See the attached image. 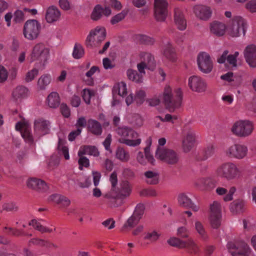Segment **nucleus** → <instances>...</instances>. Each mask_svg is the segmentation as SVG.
I'll return each instance as SVG.
<instances>
[{
    "instance_id": "1",
    "label": "nucleus",
    "mask_w": 256,
    "mask_h": 256,
    "mask_svg": "<svg viewBox=\"0 0 256 256\" xmlns=\"http://www.w3.org/2000/svg\"><path fill=\"white\" fill-rule=\"evenodd\" d=\"M116 132L120 136L118 142L128 146L136 147L139 146L142 142L139 134L130 128H118L116 130Z\"/></svg>"
},
{
    "instance_id": "2",
    "label": "nucleus",
    "mask_w": 256,
    "mask_h": 256,
    "mask_svg": "<svg viewBox=\"0 0 256 256\" xmlns=\"http://www.w3.org/2000/svg\"><path fill=\"white\" fill-rule=\"evenodd\" d=\"M50 56V48L44 43L36 44L29 56L30 61H36L40 67L44 68L48 63Z\"/></svg>"
},
{
    "instance_id": "3",
    "label": "nucleus",
    "mask_w": 256,
    "mask_h": 256,
    "mask_svg": "<svg viewBox=\"0 0 256 256\" xmlns=\"http://www.w3.org/2000/svg\"><path fill=\"white\" fill-rule=\"evenodd\" d=\"M216 172L218 176L228 181L238 179L241 175L238 166L230 162L222 163L217 168Z\"/></svg>"
},
{
    "instance_id": "4",
    "label": "nucleus",
    "mask_w": 256,
    "mask_h": 256,
    "mask_svg": "<svg viewBox=\"0 0 256 256\" xmlns=\"http://www.w3.org/2000/svg\"><path fill=\"white\" fill-rule=\"evenodd\" d=\"M247 28V22L242 16H236L233 17L228 26H227L226 32L231 38H238L244 36Z\"/></svg>"
},
{
    "instance_id": "5",
    "label": "nucleus",
    "mask_w": 256,
    "mask_h": 256,
    "mask_svg": "<svg viewBox=\"0 0 256 256\" xmlns=\"http://www.w3.org/2000/svg\"><path fill=\"white\" fill-rule=\"evenodd\" d=\"M175 93L176 98L172 97L171 88L169 86L165 87L164 92V100L167 108L171 112H174L176 108H178L182 103V92L181 89L177 88Z\"/></svg>"
},
{
    "instance_id": "6",
    "label": "nucleus",
    "mask_w": 256,
    "mask_h": 256,
    "mask_svg": "<svg viewBox=\"0 0 256 256\" xmlns=\"http://www.w3.org/2000/svg\"><path fill=\"white\" fill-rule=\"evenodd\" d=\"M254 129L252 122L247 120H239L236 122L231 128L232 133L240 138H246L252 134Z\"/></svg>"
},
{
    "instance_id": "7",
    "label": "nucleus",
    "mask_w": 256,
    "mask_h": 256,
    "mask_svg": "<svg viewBox=\"0 0 256 256\" xmlns=\"http://www.w3.org/2000/svg\"><path fill=\"white\" fill-rule=\"evenodd\" d=\"M40 30V24L37 20H29L24 24L23 34L28 40H34L38 37Z\"/></svg>"
},
{
    "instance_id": "8",
    "label": "nucleus",
    "mask_w": 256,
    "mask_h": 256,
    "mask_svg": "<svg viewBox=\"0 0 256 256\" xmlns=\"http://www.w3.org/2000/svg\"><path fill=\"white\" fill-rule=\"evenodd\" d=\"M182 146L185 152H190L194 146L198 136L195 131L188 126H185L182 130Z\"/></svg>"
},
{
    "instance_id": "9",
    "label": "nucleus",
    "mask_w": 256,
    "mask_h": 256,
    "mask_svg": "<svg viewBox=\"0 0 256 256\" xmlns=\"http://www.w3.org/2000/svg\"><path fill=\"white\" fill-rule=\"evenodd\" d=\"M106 36V30L104 28L96 26L92 30L87 36L86 44L88 46H92L100 44Z\"/></svg>"
},
{
    "instance_id": "10",
    "label": "nucleus",
    "mask_w": 256,
    "mask_h": 256,
    "mask_svg": "<svg viewBox=\"0 0 256 256\" xmlns=\"http://www.w3.org/2000/svg\"><path fill=\"white\" fill-rule=\"evenodd\" d=\"M248 152L247 146L242 144H233L225 150L226 156L230 158L242 160L246 156Z\"/></svg>"
},
{
    "instance_id": "11",
    "label": "nucleus",
    "mask_w": 256,
    "mask_h": 256,
    "mask_svg": "<svg viewBox=\"0 0 256 256\" xmlns=\"http://www.w3.org/2000/svg\"><path fill=\"white\" fill-rule=\"evenodd\" d=\"M197 64L199 70L204 74H209L214 68V63L210 56L207 52H200L197 56Z\"/></svg>"
},
{
    "instance_id": "12",
    "label": "nucleus",
    "mask_w": 256,
    "mask_h": 256,
    "mask_svg": "<svg viewBox=\"0 0 256 256\" xmlns=\"http://www.w3.org/2000/svg\"><path fill=\"white\" fill-rule=\"evenodd\" d=\"M227 246L232 256H246L250 253V248L244 242L237 243L230 242L228 244Z\"/></svg>"
},
{
    "instance_id": "13",
    "label": "nucleus",
    "mask_w": 256,
    "mask_h": 256,
    "mask_svg": "<svg viewBox=\"0 0 256 256\" xmlns=\"http://www.w3.org/2000/svg\"><path fill=\"white\" fill-rule=\"evenodd\" d=\"M156 156L157 158L172 164H176L179 160L178 155L173 150L164 149L162 148H158L156 152Z\"/></svg>"
},
{
    "instance_id": "14",
    "label": "nucleus",
    "mask_w": 256,
    "mask_h": 256,
    "mask_svg": "<svg viewBox=\"0 0 256 256\" xmlns=\"http://www.w3.org/2000/svg\"><path fill=\"white\" fill-rule=\"evenodd\" d=\"M193 12L196 16L200 20H208L212 16V8L206 4H198L193 7Z\"/></svg>"
},
{
    "instance_id": "15",
    "label": "nucleus",
    "mask_w": 256,
    "mask_h": 256,
    "mask_svg": "<svg viewBox=\"0 0 256 256\" xmlns=\"http://www.w3.org/2000/svg\"><path fill=\"white\" fill-rule=\"evenodd\" d=\"M50 123L42 118H38L34 120V130L36 136H41L50 132Z\"/></svg>"
},
{
    "instance_id": "16",
    "label": "nucleus",
    "mask_w": 256,
    "mask_h": 256,
    "mask_svg": "<svg viewBox=\"0 0 256 256\" xmlns=\"http://www.w3.org/2000/svg\"><path fill=\"white\" fill-rule=\"evenodd\" d=\"M144 209L142 205H138L133 214L128 219L122 228L121 230L124 232L128 228H132L136 226L141 218V216L144 213Z\"/></svg>"
},
{
    "instance_id": "17",
    "label": "nucleus",
    "mask_w": 256,
    "mask_h": 256,
    "mask_svg": "<svg viewBox=\"0 0 256 256\" xmlns=\"http://www.w3.org/2000/svg\"><path fill=\"white\" fill-rule=\"evenodd\" d=\"M168 2L166 0H154V17L156 20L164 21L167 16Z\"/></svg>"
},
{
    "instance_id": "18",
    "label": "nucleus",
    "mask_w": 256,
    "mask_h": 256,
    "mask_svg": "<svg viewBox=\"0 0 256 256\" xmlns=\"http://www.w3.org/2000/svg\"><path fill=\"white\" fill-rule=\"evenodd\" d=\"M140 56L143 61L138 64L137 68L142 80V76L145 74L144 69L150 68V66L154 65V58L150 54L144 52H141Z\"/></svg>"
},
{
    "instance_id": "19",
    "label": "nucleus",
    "mask_w": 256,
    "mask_h": 256,
    "mask_svg": "<svg viewBox=\"0 0 256 256\" xmlns=\"http://www.w3.org/2000/svg\"><path fill=\"white\" fill-rule=\"evenodd\" d=\"M227 25L223 22L214 20L209 24L210 33L217 37L224 36L226 33Z\"/></svg>"
},
{
    "instance_id": "20",
    "label": "nucleus",
    "mask_w": 256,
    "mask_h": 256,
    "mask_svg": "<svg viewBox=\"0 0 256 256\" xmlns=\"http://www.w3.org/2000/svg\"><path fill=\"white\" fill-rule=\"evenodd\" d=\"M188 85L192 90L198 92L205 91L206 88V82L197 76H192L188 78Z\"/></svg>"
},
{
    "instance_id": "21",
    "label": "nucleus",
    "mask_w": 256,
    "mask_h": 256,
    "mask_svg": "<svg viewBox=\"0 0 256 256\" xmlns=\"http://www.w3.org/2000/svg\"><path fill=\"white\" fill-rule=\"evenodd\" d=\"M16 128L20 131L22 137L26 142L32 143L33 142L30 125L28 122H18L16 125Z\"/></svg>"
},
{
    "instance_id": "22",
    "label": "nucleus",
    "mask_w": 256,
    "mask_h": 256,
    "mask_svg": "<svg viewBox=\"0 0 256 256\" xmlns=\"http://www.w3.org/2000/svg\"><path fill=\"white\" fill-rule=\"evenodd\" d=\"M178 204L186 208H191L194 212H198L200 208L196 205L192 200L188 194L182 193L180 194L178 197Z\"/></svg>"
},
{
    "instance_id": "23",
    "label": "nucleus",
    "mask_w": 256,
    "mask_h": 256,
    "mask_svg": "<svg viewBox=\"0 0 256 256\" xmlns=\"http://www.w3.org/2000/svg\"><path fill=\"white\" fill-rule=\"evenodd\" d=\"M147 146L144 148L145 158L142 152H139L136 156L137 161L141 164L145 165L146 164V159L150 164H154V159L150 153V146L152 144V140L149 138L146 140Z\"/></svg>"
},
{
    "instance_id": "24",
    "label": "nucleus",
    "mask_w": 256,
    "mask_h": 256,
    "mask_svg": "<svg viewBox=\"0 0 256 256\" xmlns=\"http://www.w3.org/2000/svg\"><path fill=\"white\" fill-rule=\"evenodd\" d=\"M244 56L250 67H256V46L251 44L248 45L244 50Z\"/></svg>"
},
{
    "instance_id": "25",
    "label": "nucleus",
    "mask_w": 256,
    "mask_h": 256,
    "mask_svg": "<svg viewBox=\"0 0 256 256\" xmlns=\"http://www.w3.org/2000/svg\"><path fill=\"white\" fill-rule=\"evenodd\" d=\"M27 186L39 192H44L48 190L46 184L42 180L36 178H30L26 182Z\"/></svg>"
},
{
    "instance_id": "26",
    "label": "nucleus",
    "mask_w": 256,
    "mask_h": 256,
    "mask_svg": "<svg viewBox=\"0 0 256 256\" xmlns=\"http://www.w3.org/2000/svg\"><path fill=\"white\" fill-rule=\"evenodd\" d=\"M61 16L60 10L54 6L47 8L45 14V19L48 23H53L59 20Z\"/></svg>"
},
{
    "instance_id": "27",
    "label": "nucleus",
    "mask_w": 256,
    "mask_h": 256,
    "mask_svg": "<svg viewBox=\"0 0 256 256\" xmlns=\"http://www.w3.org/2000/svg\"><path fill=\"white\" fill-rule=\"evenodd\" d=\"M111 14V10L108 7L103 8L98 4L94 8L91 14V18L94 20H98L102 18V14L106 16H108Z\"/></svg>"
},
{
    "instance_id": "28",
    "label": "nucleus",
    "mask_w": 256,
    "mask_h": 256,
    "mask_svg": "<svg viewBox=\"0 0 256 256\" xmlns=\"http://www.w3.org/2000/svg\"><path fill=\"white\" fill-rule=\"evenodd\" d=\"M174 20L178 30H183L186 28V20L182 10L179 8H176L174 10Z\"/></svg>"
},
{
    "instance_id": "29",
    "label": "nucleus",
    "mask_w": 256,
    "mask_h": 256,
    "mask_svg": "<svg viewBox=\"0 0 256 256\" xmlns=\"http://www.w3.org/2000/svg\"><path fill=\"white\" fill-rule=\"evenodd\" d=\"M143 180L150 185L157 184L159 182L160 176L156 170H147L144 173Z\"/></svg>"
},
{
    "instance_id": "30",
    "label": "nucleus",
    "mask_w": 256,
    "mask_h": 256,
    "mask_svg": "<svg viewBox=\"0 0 256 256\" xmlns=\"http://www.w3.org/2000/svg\"><path fill=\"white\" fill-rule=\"evenodd\" d=\"M132 186L130 183L126 180L122 181L118 188L120 199H124L129 196L132 192Z\"/></svg>"
},
{
    "instance_id": "31",
    "label": "nucleus",
    "mask_w": 256,
    "mask_h": 256,
    "mask_svg": "<svg viewBox=\"0 0 256 256\" xmlns=\"http://www.w3.org/2000/svg\"><path fill=\"white\" fill-rule=\"evenodd\" d=\"M50 200L62 208L68 207L70 204V200L68 198L60 194H54L50 196Z\"/></svg>"
},
{
    "instance_id": "32",
    "label": "nucleus",
    "mask_w": 256,
    "mask_h": 256,
    "mask_svg": "<svg viewBox=\"0 0 256 256\" xmlns=\"http://www.w3.org/2000/svg\"><path fill=\"white\" fill-rule=\"evenodd\" d=\"M194 228L202 240L206 242L208 240V236L204 225L201 222L198 220H195L194 222Z\"/></svg>"
},
{
    "instance_id": "33",
    "label": "nucleus",
    "mask_w": 256,
    "mask_h": 256,
    "mask_svg": "<svg viewBox=\"0 0 256 256\" xmlns=\"http://www.w3.org/2000/svg\"><path fill=\"white\" fill-rule=\"evenodd\" d=\"M28 94V89L22 86L16 87L12 93V97L14 100H20L26 97Z\"/></svg>"
},
{
    "instance_id": "34",
    "label": "nucleus",
    "mask_w": 256,
    "mask_h": 256,
    "mask_svg": "<svg viewBox=\"0 0 256 256\" xmlns=\"http://www.w3.org/2000/svg\"><path fill=\"white\" fill-rule=\"evenodd\" d=\"M84 154L93 156H98L100 154L97 148L94 146H81L78 152V156H80Z\"/></svg>"
},
{
    "instance_id": "35",
    "label": "nucleus",
    "mask_w": 256,
    "mask_h": 256,
    "mask_svg": "<svg viewBox=\"0 0 256 256\" xmlns=\"http://www.w3.org/2000/svg\"><path fill=\"white\" fill-rule=\"evenodd\" d=\"M88 128L90 132L94 135H100L102 132V127L98 121L90 119L88 122Z\"/></svg>"
},
{
    "instance_id": "36",
    "label": "nucleus",
    "mask_w": 256,
    "mask_h": 256,
    "mask_svg": "<svg viewBox=\"0 0 256 256\" xmlns=\"http://www.w3.org/2000/svg\"><path fill=\"white\" fill-rule=\"evenodd\" d=\"M52 80L51 76L48 74L42 75L37 82V88L38 90H45L47 86L50 83Z\"/></svg>"
},
{
    "instance_id": "37",
    "label": "nucleus",
    "mask_w": 256,
    "mask_h": 256,
    "mask_svg": "<svg viewBox=\"0 0 256 256\" xmlns=\"http://www.w3.org/2000/svg\"><path fill=\"white\" fill-rule=\"evenodd\" d=\"M46 104L51 108H57L60 104L58 94L56 92H52L47 97Z\"/></svg>"
},
{
    "instance_id": "38",
    "label": "nucleus",
    "mask_w": 256,
    "mask_h": 256,
    "mask_svg": "<svg viewBox=\"0 0 256 256\" xmlns=\"http://www.w3.org/2000/svg\"><path fill=\"white\" fill-rule=\"evenodd\" d=\"M115 153L116 158L121 162H126L130 160V156L128 152L121 146L116 148Z\"/></svg>"
},
{
    "instance_id": "39",
    "label": "nucleus",
    "mask_w": 256,
    "mask_h": 256,
    "mask_svg": "<svg viewBox=\"0 0 256 256\" xmlns=\"http://www.w3.org/2000/svg\"><path fill=\"white\" fill-rule=\"evenodd\" d=\"M186 248H187L192 254H197L200 252V248L196 242L192 238H189L185 241Z\"/></svg>"
},
{
    "instance_id": "40",
    "label": "nucleus",
    "mask_w": 256,
    "mask_h": 256,
    "mask_svg": "<svg viewBox=\"0 0 256 256\" xmlns=\"http://www.w3.org/2000/svg\"><path fill=\"white\" fill-rule=\"evenodd\" d=\"M113 92L117 93L119 96L124 97L127 94L126 84L124 82H120L114 85Z\"/></svg>"
},
{
    "instance_id": "41",
    "label": "nucleus",
    "mask_w": 256,
    "mask_h": 256,
    "mask_svg": "<svg viewBox=\"0 0 256 256\" xmlns=\"http://www.w3.org/2000/svg\"><path fill=\"white\" fill-rule=\"evenodd\" d=\"M135 40L137 42L144 44H152L154 40L145 34H138L135 36Z\"/></svg>"
},
{
    "instance_id": "42",
    "label": "nucleus",
    "mask_w": 256,
    "mask_h": 256,
    "mask_svg": "<svg viewBox=\"0 0 256 256\" xmlns=\"http://www.w3.org/2000/svg\"><path fill=\"white\" fill-rule=\"evenodd\" d=\"M167 242L169 245L174 247H176L179 248H186L185 241L178 238H170L168 240Z\"/></svg>"
},
{
    "instance_id": "43",
    "label": "nucleus",
    "mask_w": 256,
    "mask_h": 256,
    "mask_svg": "<svg viewBox=\"0 0 256 256\" xmlns=\"http://www.w3.org/2000/svg\"><path fill=\"white\" fill-rule=\"evenodd\" d=\"M244 208V202L239 200L234 201L230 206V211L236 214L242 212Z\"/></svg>"
},
{
    "instance_id": "44",
    "label": "nucleus",
    "mask_w": 256,
    "mask_h": 256,
    "mask_svg": "<svg viewBox=\"0 0 256 256\" xmlns=\"http://www.w3.org/2000/svg\"><path fill=\"white\" fill-rule=\"evenodd\" d=\"M160 236V233L155 230H150L145 234L144 239L150 242H156Z\"/></svg>"
},
{
    "instance_id": "45",
    "label": "nucleus",
    "mask_w": 256,
    "mask_h": 256,
    "mask_svg": "<svg viewBox=\"0 0 256 256\" xmlns=\"http://www.w3.org/2000/svg\"><path fill=\"white\" fill-rule=\"evenodd\" d=\"M29 224L30 226H32L34 227V228L36 230L40 231V232L44 233V232H52L53 230L51 228H46L44 226H43L42 224H40V223L38 222L36 220H32L30 223Z\"/></svg>"
},
{
    "instance_id": "46",
    "label": "nucleus",
    "mask_w": 256,
    "mask_h": 256,
    "mask_svg": "<svg viewBox=\"0 0 256 256\" xmlns=\"http://www.w3.org/2000/svg\"><path fill=\"white\" fill-rule=\"evenodd\" d=\"M164 55L168 60L171 61H174L176 59V54L174 48L169 44L164 48Z\"/></svg>"
},
{
    "instance_id": "47",
    "label": "nucleus",
    "mask_w": 256,
    "mask_h": 256,
    "mask_svg": "<svg viewBox=\"0 0 256 256\" xmlns=\"http://www.w3.org/2000/svg\"><path fill=\"white\" fill-rule=\"evenodd\" d=\"M95 94V91L90 88H84L82 92L84 101L88 104H90V100Z\"/></svg>"
},
{
    "instance_id": "48",
    "label": "nucleus",
    "mask_w": 256,
    "mask_h": 256,
    "mask_svg": "<svg viewBox=\"0 0 256 256\" xmlns=\"http://www.w3.org/2000/svg\"><path fill=\"white\" fill-rule=\"evenodd\" d=\"M210 215H222V206L218 201H214L210 204Z\"/></svg>"
},
{
    "instance_id": "49",
    "label": "nucleus",
    "mask_w": 256,
    "mask_h": 256,
    "mask_svg": "<svg viewBox=\"0 0 256 256\" xmlns=\"http://www.w3.org/2000/svg\"><path fill=\"white\" fill-rule=\"evenodd\" d=\"M84 49L81 44L76 43L74 47L72 56L76 59H79L84 55Z\"/></svg>"
},
{
    "instance_id": "50",
    "label": "nucleus",
    "mask_w": 256,
    "mask_h": 256,
    "mask_svg": "<svg viewBox=\"0 0 256 256\" xmlns=\"http://www.w3.org/2000/svg\"><path fill=\"white\" fill-rule=\"evenodd\" d=\"M58 148L60 152L62 154L66 160L70 159L68 148L64 146V140L60 138L58 142Z\"/></svg>"
},
{
    "instance_id": "51",
    "label": "nucleus",
    "mask_w": 256,
    "mask_h": 256,
    "mask_svg": "<svg viewBox=\"0 0 256 256\" xmlns=\"http://www.w3.org/2000/svg\"><path fill=\"white\" fill-rule=\"evenodd\" d=\"M127 76L129 80L136 82H142V76L138 74L136 70H128Z\"/></svg>"
},
{
    "instance_id": "52",
    "label": "nucleus",
    "mask_w": 256,
    "mask_h": 256,
    "mask_svg": "<svg viewBox=\"0 0 256 256\" xmlns=\"http://www.w3.org/2000/svg\"><path fill=\"white\" fill-rule=\"evenodd\" d=\"M222 215H210V222L214 228H218L221 224Z\"/></svg>"
},
{
    "instance_id": "53",
    "label": "nucleus",
    "mask_w": 256,
    "mask_h": 256,
    "mask_svg": "<svg viewBox=\"0 0 256 256\" xmlns=\"http://www.w3.org/2000/svg\"><path fill=\"white\" fill-rule=\"evenodd\" d=\"M104 197L109 199L110 202H113L116 199H120L119 192H117L116 188L112 187L111 190L104 195Z\"/></svg>"
},
{
    "instance_id": "54",
    "label": "nucleus",
    "mask_w": 256,
    "mask_h": 256,
    "mask_svg": "<svg viewBox=\"0 0 256 256\" xmlns=\"http://www.w3.org/2000/svg\"><path fill=\"white\" fill-rule=\"evenodd\" d=\"M128 13V10H123L120 13L112 16L110 20V22L112 24H114L122 21L124 18Z\"/></svg>"
},
{
    "instance_id": "55",
    "label": "nucleus",
    "mask_w": 256,
    "mask_h": 256,
    "mask_svg": "<svg viewBox=\"0 0 256 256\" xmlns=\"http://www.w3.org/2000/svg\"><path fill=\"white\" fill-rule=\"evenodd\" d=\"M38 70L37 68H32L28 71L26 74L24 78L25 81L27 82H32L38 76Z\"/></svg>"
},
{
    "instance_id": "56",
    "label": "nucleus",
    "mask_w": 256,
    "mask_h": 256,
    "mask_svg": "<svg viewBox=\"0 0 256 256\" xmlns=\"http://www.w3.org/2000/svg\"><path fill=\"white\" fill-rule=\"evenodd\" d=\"M14 22L16 23H20L24 20V14L22 10H16L12 15Z\"/></svg>"
},
{
    "instance_id": "57",
    "label": "nucleus",
    "mask_w": 256,
    "mask_h": 256,
    "mask_svg": "<svg viewBox=\"0 0 256 256\" xmlns=\"http://www.w3.org/2000/svg\"><path fill=\"white\" fill-rule=\"evenodd\" d=\"M146 92L144 90H138L136 92L135 100L138 104H142L146 98Z\"/></svg>"
},
{
    "instance_id": "58",
    "label": "nucleus",
    "mask_w": 256,
    "mask_h": 256,
    "mask_svg": "<svg viewBox=\"0 0 256 256\" xmlns=\"http://www.w3.org/2000/svg\"><path fill=\"white\" fill-rule=\"evenodd\" d=\"M18 209V206L13 202H6L2 205V210L6 212H14L16 211Z\"/></svg>"
},
{
    "instance_id": "59",
    "label": "nucleus",
    "mask_w": 256,
    "mask_h": 256,
    "mask_svg": "<svg viewBox=\"0 0 256 256\" xmlns=\"http://www.w3.org/2000/svg\"><path fill=\"white\" fill-rule=\"evenodd\" d=\"M239 54L238 52H236L233 54L228 56L227 61L232 68H236L237 66L236 58Z\"/></svg>"
},
{
    "instance_id": "60",
    "label": "nucleus",
    "mask_w": 256,
    "mask_h": 256,
    "mask_svg": "<svg viewBox=\"0 0 256 256\" xmlns=\"http://www.w3.org/2000/svg\"><path fill=\"white\" fill-rule=\"evenodd\" d=\"M244 8L250 13H256V0H250L246 2Z\"/></svg>"
},
{
    "instance_id": "61",
    "label": "nucleus",
    "mask_w": 256,
    "mask_h": 256,
    "mask_svg": "<svg viewBox=\"0 0 256 256\" xmlns=\"http://www.w3.org/2000/svg\"><path fill=\"white\" fill-rule=\"evenodd\" d=\"M8 78V72L2 66L0 65V83L6 82Z\"/></svg>"
},
{
    "instance_id": "62",
    "label": "nucleus",
    "mask_w": 256,
    "mask_h": 256,
    "mask_svg": "<svg viewBox=\"0 0 256 256\" xmlns=\"http://www.w3.org/2000/svg\"><path fill=\"white\" fill-rule=\"evenodd\" d=\"M58 4L64 10H69L72 8L70 3L68 0H59Z\"/></svg>"
},
{
    "instance_id": "63",
    "label": "nucleus",
    "mask_w": 256,
    "mask_h": 256,
    "mask_svg": "<svg viewBox=\"0 0 256 256\" xmlns=\"http://www.w3.org/2000/svg\"><path fill=\"white\" fill-rule=\"evenodd\" d=\"M189 231L185 226H181L178 228L177 234L182 238H186L188 236Z\"/></svg>"
},
{
    "instance_id": "64",
    "label": "nucleus",
    "mask_w": 256,
    "mask_h": 256,
    "mask_svg": "<svg viewBox=\"0 0 256 256\" xmlns=\"http://www.w3.org/2000/svg\"><path fill=\"white\" fill-rule=\"evenodd\" d=\"M236 189L234 186L230 188L228 193L224 197V200L225 202L230 201L233 198V194L236 192Z\"/></svg>"
}]
</instances>
